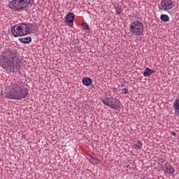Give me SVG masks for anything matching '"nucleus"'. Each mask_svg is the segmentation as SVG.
Masks as SVG:
<instances>
[{"instance_id": "21", "label": "nucleus", "mask_w": 179, "mask_h": 179, "mask_svg": "<svg viewBox=\"0 0 179 179\" xmlns=\"http://www.w3.org/2000/svg\"><path fill=\"white\" fill-rule=\"evenodd\" d=\"M171 134L173 135V136H176L177 135L174 131H172Z\"/></svg>"}, {"instance_id": "22", "label": "nucleus", "mask_w": 179, "mask_h": 179, "mask_svg": "<svg viewBox=\"0 0 179 179\" xmlns=\"http://www.w3.org/2000/svg\"><path fill=\"white\" fill-rule=\"evenodd\" d=\"M121 87H124V86H125V85H124V84H121Z\"/></svg>"}, {"instance_id": "8", "label": "nucleus", "mask_w": 179, "mask_h": 179, "mask_svg": "<svg viewBox=\"0 0 179 179\" xmlns=\"http://www.w3.org/2000/svg\"><path fill=\"white\" fill-rule=\"evenodd\" d=\"M73 20H75V14L73 13H69L66 16V23L69 27H73Z\"/></svg>"}, {"instance_id": "12", "label": "nucleus", "mask_w": 179, "mask_h": 179, "mask_svg": "<svg viewBox=\"0 0 179 179\" xmlns=\"http://www.w3.org/2000/svg\"><path fill=\"white\" fill-rule=\"evenodd\" d=\"M165 173L166 174H174V168H173L170 165H167L166 166V171Z\"/></svg>"}, {"instance_id": "15", "label": "nucleus", "mask_w": 179, "mask_h": 179, "mask_svg": "<svg viewBox=\"0 0 179 179\" xmlns=\"http://www.w3.org/2000/svg\"><path fill=\"white\" fill-rule=\"evenodd\" d=\"M160 19L162 22H167L170 20V17H169V15H167L166 14H162L160 16Z\"/></svg>"}, {"instance_id": "23", "label": "nucleus", "mask_w": 179, "mask_h": 179, "mask_svg": "<svg viewBox=\"0 0 179 179\" xmlns=\"http://www.w3.org/2000/svg\"><path fill=\"white\" fill-rule=\"evenodd\" d=\"M178 1H179V0H178Z\"/></svg>"}, {"instance_id": "9", "label": "nucleus", "mask_w": 179, "mask_h": 179, "mask_svg": "<svg viewBox=\"0 0 179 179\" xmlns=\"http://www.w3.org/2000/svg\"><path fill=\"white\" fill-rule=\"evenodd\" d=\"M155 72V70H152L150 68H146L143 72V76L148 78L149 76H151V75H153Z\"/></svg>"}, {"instance_id": "19", "label": "nucleus", "mask_w": 179, "mask_h": 179, "mask_svg": "<svg viewBox=\"0 0 179 179\" xmlns=\"http://www.w3.org/2000/svg\"><path fill=\"white\" fill-rule=\"evenodd\" d=\"M129 90H128V89L127 88H124L122 90V93H124V94H128Z\"/></svg>"}, {"instance_id": "5", "label": "nucleus", "mask_w": 179, "mask_h": 179, "mask_svg": "<svg viewBox=\"0 0 179 179\" xmlns=\"http://www.w3.org/2000/svg\"><path fill=\"white\" fill-rule=\"evenodd\" d=\"M101 101L105 106L113 110H120V108H121V101H120V99L113 97L108 98V96H103Z\"/></svg>"}, {"instance_id": "2", "label": "nucleus", "mask_w": 179, "mask_h": 179, "mask_svg": "<svg viewBox=\"0 0 179 179\" xmlns=\"http://www.w3.org/2000/svg\"><path fill=\"white\" fill-rule=\"evenodd\" d=\"M27 96L29 91L24 87V84L22 81H15L7 94L8 99L11 100H23Z\"/></svg>"}, {"instance_id": "14", "label": "nucleus", "mask_w": 179, "mask_h": 179, "mask_svg": "<svg viewBox=\"0 0 179 179\" xmlns=\"http://www.w3.org/2000/svg\"><path fill=\"white\" fill-rule=\"evenodd\" d=\"M21 43H23L24 44H29V43L31 42V38L30 37H25V38H22L20 39Z\"/></svg>"}, {"instance_id": "13", "label": "nucleus", "mask_w": 179, "mask_h": 179, "mask_svg": "<svg viewBox=\"0 0 179 179\" xmlns=\"http://www.w3.org/2000/svg\"><path fill=\"white\" fill-rule=\"evenodd\" d=\"M92 80L90 78H85L83 79V84L85 85V86H90L92 85Z\"/></svg>"}, {"instance_id": "1", "label": "nucleus", "mask_w": 179, "mask_h": 179, "mask_svg": "<svg viewBox=\"0 0 179 179\" xmlns=\"http://www.w3.org/2000/svg\"><path fill=\"white\" fill-rule=\"evenodd\" d=\"M18 55L16 50L6 49L2 54L0 66L10 73L19 71L22 66V60L19 59Z\"/></svg>"}, {"instance_id": "7", "label": "nucleus", "mask_w": 179, "mask_h": 179, "mask_svg": "<svg viewBox=\"0 0 179 179\" xmlns=\"http://www.w3.org/2000/svg\"><path fill=\"white\" fill-rule=\"evenodd\" d=\"M174 6V0H162L161 8H159V9L168 11L171 10Z\"/></svg>"}, {"instance_id": "18", "label": "nucleus", "mask_w": 179, "mask_h": 179, "mask_svg": "<svg viewBox=\"0 0 179 179\" xmlns=\"http://www.w3.org/2000/svg\"><path fill=\"white\" fill-rule=\"evenodd\" d=\"M90 162L92 164H93L94 166H96V164H97V160H96V159L91 157L90 159Z\"/></svg>"}, {"instance_id": "3", "label": "nucleus", "mask_w": 179, "mask_h": 179, "mask_svg": "<svg viewBox=\"0 0 179 179\" xmlns=\"http://www.w3.org/2000/svg\"><path fill=\"white\" fill-rule=\"evenodd\" d=\"M31 24L21 23L14 25L11 27V33L14 37H20L22 36H27L30 33L31 29Z\"/></svg>"}, {"instance_id": "4", "label": "nucleus", "mask_w": 179, "mask_h": 179, "mask_svg": "<svg viewBox=\"0 0 179 179\" xmlns=\"http://www.w3.org/2000/svg\"><path fill=\"white\" fill-rule=\"evenodd\" d=\"M31 0H13L9 2L8 6L15 10H23L30 5Z\"/></svg>"}, {"instance_id": "17", "label": "nucleus", "mask_w": 179, "mask_h": 179, "mask_svg": "<svg viewBox=\"0 0 179 179\" xmlns=\"http://www.w3.org/2000/svg\"><path fill=\"white\" fill-rule=\"evenodd\" d=\"M81 26L84 30H89V25L86 22H83Z\"/></svg>"}, {"instance_id": "10", "label": "nucleus", "mask_w": 179, "mask_h": 179, "mask_svg": "<svg viewBox=\"0 0 179 179\" xmlns=\"http://www.w3.org/2000/svg\"><path fill=\"white\" fill-rule=\"evenodd\" d=\"M142 142L137 141L136 142H134V145H133V148L134 149H135V150H141V149H142Z\"/></svg>"}, {"instance_id": "6", "label": "nucleus", "mask_w": 179, "mask_h": 179, "mask_svg": "<svg viewBox=\"0 0 179 179\" xmlns=\"http://www.w3.org/2000/svg\"><path fill=\"white\" fill-rule=\"evenodd\" d=\"M144 30L143 24L141 21H134L130 24L129 31L134 36H141Z\"/></svg>"}, {"instance_id": "16", "label": "nucleus", "mask_w": 179, "mask_h": 179, "mask_svg": "<svg viewBox=\"0 0 179 179\" xmlns=\"http://www.w3.org/2000/svg\"><path fill=\"white\" fill-rule=\"evenodd\" d=\"M126 164H127V167H130V169H133V167H134L135 163L134 162V161L129 160V161H128V162L126 163Z\"/></svg>"}, {"instance_id": "20", "label": "nucleus", "mask_w": 179, "mask_h": 179, "mask_svg": "<svg viewBox=\"0 0 179 179\" xmlns=\"http://www.w3.org/2000/svg\"><path fill=\"white\" fill-rule=\"evenodd\" d=\"M116 13H117V15H121V9L117 8V10H116Z\"/></svg>"}, {"instance_id": "11", "label": "nucleus", "mask_w": 179, "mask_h": 179, "mask_svg": "<svg viewBox=\"0 0 179 179\" xmlns=\"http://www.w3.org/2000/svg\"><path fill=\"white\" fill-rule=\"evenodd\" d=\"M173 107L175 110V113H179V99H176L173 103Z\"/></svg>"}]
</instances>
